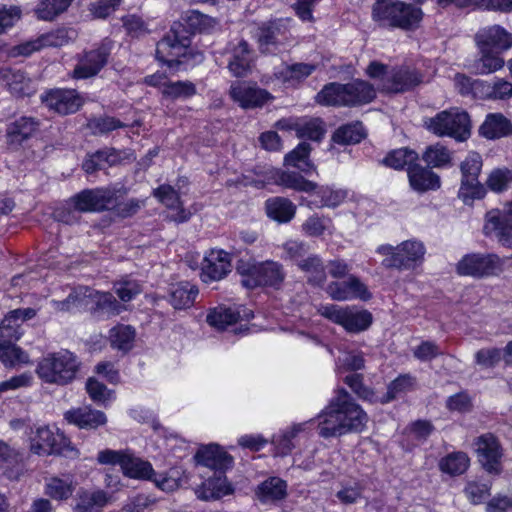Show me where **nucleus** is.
<instances>
[{
	"mask_svg": "<svg viewBox=\"0 0 512 512\" xmlns=\"http://www.w3.org/2000/svg\"><path fill=\"white\" fill-rule=\"evenodd\" d=\"M318 432L323 438L362 432L368 415L344 389L337 390L326 408L318 415Z\"/></svg>",
	"mask_w": 512,
	"mask_h": 512,
	"instance_id": "f257e3e1",
	"label": "nucleus"
},
{
	"mask_svg": "<svg viewBox=\"0 0 512 512\" xmlns=\"http://www.w3.org/2000/svg\"><path fill=\"white\" fill-rule=\"evenodd\" d=\"M376 96L374 87L363 80L341 84H326L316 95V102L323 106H359L371 102Z\"/></svg>",
	"mask_w": 512,
	"mask_h": 512,
	"instance_id": "f03ea898",
	"label": "nucleus"
},
{
	"mask_svg": "<svg viewBox=\"0 0 512 512\" xmlns=\"http://www.w3.org/2000/svg\"><path fill=\"white\" fill-rule=\"evenodd\" d=\"M78 357L67 349L44 355L37 363L36 374L46 384L65 386L72 383L80 370Z\"/></svg>",
	"mask_w": 512,
	"mask_h": 512,
	"instance_id": "7ed1b4c3",
	"label": "nucleus"
},
{
	"mask_svg": "<svg viewBox=\"0 0 512 512\" xmlns=\"http://www.w3.org/2000/svg\"><path fill=\"white\" fill-rule=\"evenodd\" d=\"M236 271L242 277V285L248 289L270 287L278 290L286 278L284 266L274 260L239 259Z\"/></svg>",
	"mask_w": 512,
	"mask_h": 512,
	"instance_id": "20e7f679",
	"label": "nucleus"
},
{
	"mask_svg": "<svg viewBox=\"0 0 512 512\" xmlns=\"http://www.w3.org/2000/svg\"><path fill=\"white\" fill-rule=\"evenodd\" d=\"M424 127L438 137H450L458 142L467 140L471 135L469 114L458 107L438 112L424 120Z\"/></svg>",
	"mask_w": 512,
	"mask_h": 512,
	"instance_id": "39448f33",
	"label": "nucleus"
},
{
	"mask_svg": "<svg viewBox=\"0 0 512 512\" xmlns=\"http://www.w3.org/2000/svg\"><path fill=\"white\" fill-rule=\"evenodd\" d=\"M372 17L383 26L409 29L422 17L420 8L392 0H377L372 8Z\"/></svg>",
	"mask_w": 512,
	"mask_h": 512,
	"instance_id": "423d86ee",
	"label": "nucleus"
},
{
	"mask_svg": "<svg viewBox=\"0 0 512 512\" xmlns=\"http://www.w3.org/2000/svg\"><path fill=\"white\" fill-rule=\"evenodd\" d=\"M376 252L382 256V266L388 269L398 270L411 269L424 259L425 246L418 240H406L392 246L390 244L380 245Z\"/></svg>",
	"mask_w": 512,
	"mask_h": 512,
	"instance_id": "0eeeda50",
	"label": "nucleus"
},
{
	"mask_svg": "<svg viewBox=\"0 0 512 512\" xmlns=\"http://www.w3.org/2000/svg\"><path fill=\"white\" fill-rule=\"evenodd\" d=\"M116 204L114 193L108 189H87L84 190L69 202V209L74 208L78 212H96L108 209L110 206ZM56 217L59 221L71 224L76 221V217L72 211L64 212L57 211Z\"/></svg>",
	"mask_w": 512,
	"mask_h": 512,
	"instance_id": "6e6552de",
	"label": "nucleus"
},
{
	"mask_svg": "<svg viewBox=\"0 0 512 512\" xmlns=\"http://www.w3.org/2000/svg\"><path fill=\"white\" fill-rule=\"evenodd\" d=\"M318 312L321 316L342 326L349 333H360L367 330L373 319L369 311L355 306L322 305Z\"/></svg>",
	"mask_w": 512,
	"mask_h": 512,
	"instance_id": "1a4fd4ad",
	"label": "nucleus"
},
{
	"mask_svg": "<svg viewBox=\"0 0 512 512\" xmlns=\"http://www.w3.org/2000/svg\"><path fill=\"white\" fill-rule=\"evenodd\" d=\"M191 38L181 24H174L170 31L157 43L156 57L169 67L179 65L190 49Z\"/></svg>",
	"mask_w": 512,
	"mask_h": 512,
	"instance_id": "9d476101",
	"label": "nucleus"
},
{
	"mask_svg": "<svg viewBox=\"0 0 512 512\" xmlns=\"http://www.w3.org/2000/svg\"><path fill=\"white\" fill-rule=\"evenodd\" d=\"M31 451L38 455L58 454L69 456L76 453L70 441L58 429L37 426L30 437Z\"/></svg>",
	"mask_w": 512,
	"mask_h": 512,
	"instance_id": "9b49d317",
	"label": "nucleus"
},
{
	"mask_svg": "<svg viewBox=\"0 0 512 512\" xmlns=\"http://www.w3.org/2000/svg\"><path fill=\"white\" fill-rule=\"evenodd\" d=\"M502 261L493 253H472L465 255L457 264L456 271L461 276L484 278L501 271Z\"/></svg>",
	"mask_w": 512,
	"mask_h": 512,
	"instance_id": "f8f14e48",
	"label": "nucleus"
},
{
	"mask_svg": "<svg viewBox=\"0 0 512 512\" xmlns=\"http://www.w3.org/2000/svg\"><path fill=\"white\" fill-rule=\"evenodd\" d=\"M483 232L494 236L503 246L512 248V200L502 210L492 209L486 213Z\"/></svg>",
	"mask_w": 512,
	"mask_h": 512,
	"instance_id": "ddd939ff",
	"label": "nucleus"
},
{
	"mask_svg": "<svg viewBox=\"0 0 512 512\" xmlns=\"http://www.w3.org/2000/svg\"><path fill=\"white\" fill-rule=\"evenodd\" d=\"M482 168V158L480 154L471 152L461 163L462 172L461 187L459 196L464 201L468 199H479L484 195V188L480 184L478 177Z\"/></svg>",
	"mask_w": 512,
	"mask_h": 512,
	"instance_id": "4468645a",
	"label": "nucleus"
},
{
	"mask_svg": "<svg viewBox=\"0 0 512 512\" xmlns=\"http://www.w3.org/2000/svg\"><path fill=\"white\" fill-rule=\"evenodd\" d=\"M288 24V20L277 19L259 27L257 38L263 52L274 54L285 48L291 37Z\"/></svg>",
	"mask_w": 512,
	"mask_h": 512,
	"instance_id": "2eb2a0df",
	"label": "nucleus"
},
{
	"mask_svg": "<svg viewBox=\"0 0 512 512\" xmlns=\"http://www.w3.org/2000/svg\"><path fill=\"white\" fill-rule=\"evenodd\" d=\"M423 74L408 65L393 67L386 74L382 90L388 93H404L413 90L423 82Z\"/></svg>",
	"mask_w": 512,
	"mask_h": 512,
	"instance_id": "dca6fc26",
	"label": "nucleus"
},
{
	"mask_svg": "<svg viewBox=\"0 0 512 512\" xmlns=\"http://www.w3.org/2000/svg\"><path fill=\"white\" fill-rule=\"evenodd\" d=\"M229 95L243 109H254L265 105L273 96L265 89L245 81L234 82Z\"/></svg>",
	"mask_w": 512,
	"mask_h": 512,
	"instance_id": "f3484780",
	"label": "nucleus"
},
{
	"mask_svg": "<svg viewBox=\"0 0 512 512\" xmlns=\"http://www.w3.org/2000/svg\"><path fill=\"white\" fill-rule=\"evenodd\" d=\"M231 257L224 250H210L203 259L201 266V280L211 283L224 279L231 272Z\"/></svg>",
	"mask_w": 512,
	"mask_h": 512,
	"instance_id": "a211bd4d",
	"label": "nucleus"
},
{
	"mask_svg": "<svg viewBox=\"0 0 512 512\" xmlns=\"http://www.w3.org/2000/svg\"><path fill=\"white\" fill-rule=\"evenodd\" d=\"M328 295L336 301L360 299L368 301L372 294L368 287L356 276L349 275L344 281L331 282L326 289Z\"/></svg>",
	"mask_w": 512,
	"mask_h": 512,
	"instance_id": "6ab92c4d",
	"label": "nucleus"
},
{
	"mask_svg": "<svg viewBox=\"0 0 512 512\" xmlns=\"http://www.w3.org/2000/svg\"><path fill=\"white\" fill-rule=\"evenodd\" d=\"M477 457L483 468L489 473L500 472L502 449L498 439L491 433L479 436L475 443Z\"/></svg>",
	"mask_w": 512,
	"mask_h": 512,
	"instance_id": "aec40b11",
	"label": "nucleus"
},
{
	"mask_svg": "<svg viewBox=\"0 0 512 512\" xmlns=\"http://www.w3.org/2000/svg\"><path fill=\"white\" fill-rule=\"evenodd\" d=\"M153 195L170 211L167 216L170 221L179 224L185 223L191 218V211L183 207L179 193L171 185H160L153 190Z\"/></svg>",
	"mask_w": 512,
	"mask_h": 512,
	"instance_id": "412c9836",
	"label": "nucleus"
},
{
	"mask_svg": "<svg viewBox=\"0 0 512 512\" xmlns=\"http://www.w3.org/2000/svg\"><path fill=\"white\" fill-rule=\"evenodd\" d=\"M42 102L58 114L75 113L82 105V99L75 90L54 89L41 96Z\"/></svg>",
	"mask_w": 512,
	"mask_h": 512,
	"instance_id": "4be33fe9",
	"label": "nucleus"
},
{
	"mask_svg": "<svg viewBox=\"0 0 512 512\" xmlns=\"http://www.w3.org/2000/svg\"><path fill=\"white\" fill-rule=\"evenodd\" d=\"M75 36L76 33L72 29H58L41 35L35 40L18 45L15 48L16 54L28 56L45 47H61L72 41Z\"/></svg>",
	"mask_w": 512,
	"mask_h": 512,
	"instance_id": "5701e85b",
	"label": "nucleus"
},
{
	"mask_svg": "<svg viewBox=\"0 0 512 512\" xmlns=\"http://www.w3.org/2000/svg\"><path fill=\"white\" fill-rule=\"evenodd\" d=\"M110 54V47L103 43L94 50L85 52L74 69V78L86 79L95 76L104 67Z\"/></svg>",
	"mask_w": 512,
	"mask_h": 512,
	"instance_id": "b1692460",
	"label": "nucleus"
},
{
	"mask_svg": "<svg viewBox=\"0 0 512 512\" xmlns=\"http://www.w3.org/2000/svg\"><path fill=\"white\" fill-rule=\"evenodd\" d=\"M64 419L69 424L86 430L97 429L107 422L104 412L96 410L89 405L69 409L64 413Z\"/></svg>",
	"mask_w": 512,
	"mask_h": 512,
	"instance_id": "393cba45",
	"label": "nucleus"
},
{
	"mask_svg": "<svg viewBox=\"0 0 512 512\" xmlns=\"http://www.w3.org/2000/svg\"><path fill=\"white\" fill-rule=\"evenodd\" d=\"M194 458L197 464L215 470L219 473H223L225 470L231 468L233 464L232 456L216 444H210L199 448Z\"/></svg>",
	"mask_w": 512,
	"mask_h": 512,
	"instance_id": "a878e982",
	"label": "nucleus"
},
{
	"mask_svg": "<svg viewBox=\"0 0 512 512\" xmlns=\"http://www.w3.org/2000/svg\"><path fill=\"white\" fill-rule=\"evenodd\" d=\"M480 51L501 52L512 46V35L500 26H492L479 31L475 36Z\"/></svg>",
	"mask_w": 512,
	"mask_h": 512,
	"instance_id": "bb28decb",
	"label": "nucleus"
},
{
	"mask_svg": "<svg viewBox=\"0 0 512 512\" xmlns=\"http://www.w3.org/2000/svg\"><path fill=\"white\" fill-rule=\"evenodd\" d=\"M90 310L96 317H110L120 314L126 309L124 304L118 302L112 293L91 291L86 288Z\"/></svg>",
	"mask_w": 512,
	"mask_h": 512,
	"instance_id": "cd10ccee",
	"label": "nucleus"
},
{
	"mask_svg": "<svg viewBox=\"0 0 512 512\" xmlns=\"http://www.w3.org/2000/svg\"><path fill=\"white\" fill-rule=\"evenodd\" d=\"M232 493L233 487L223 473L209 477L195 488L197 498L203 501L217 500Z\"/></svg>",
	"mask_w": 512,
	"mask_h": 512,
	"instance_id": "c85d7f7f",
	"label": "nucleus"
},
{
	"mask_svg": "<svg viewBox=\"0 0 512 512\" xmlns=\"http://www.w3.org/2000/svg\"><path fill=\"white\" fill-rule=\"evenodd\" d=\"M408 178L413 190L420 193L437 190L441 186L438 174L429 167H423L417 163L408 168Z\"/></svg>",
	"mask_w": 512,
	"mask_h": 512,
	"instance_id": "c756f323",
	"label": "nucleus"
},
{
	"mask_svg": "<svg viewBox=\"0 0 512 512\" xmlns=\"http://www.w3.org/2000/svg\"><path fill=\"white\" fill-rule=\"evenodd\" d=\"M198 294L199 290L196 285L189 281H181L170 286L169 302L174 309H188L193 306Z\"/></svg>",
	"mask_w": 512,
	"mask_h": 512,
	"instance_id": "7c9ffc66",
	"label": "nucleus"
},
{
	"mask_svg": "<svg viewBox=\"0 0 512 512\" xmlns=\"http://www.w3.org/2000/svg\"><path fill=\"white\" fill-rule=\"evenodd\" d=\"M479 133L490 140L510 136L512 135V123L501 113L488 114L479 128Z\"/></svg>",
	"mask_w": 512,
	"mask_h": 512,
	"instance_id": "2f4dec72",
	"label": "nucleus"
},
{
	"mask_svg": "<svg viewBox=\"0 0 512 512\" xmlns=\"http://www.w3.org/2000/svg\"><path fill=\"white\" fill-rule=\"evenodd\" d=\"M111 500L112 495L103 490L82 491L78 493L73 512H101Z\"/></svg>",
	"mask_w": 512,
	"mask_h": 512,
	"instance_id": "473e14b6",
	"label": "nucleus"
},
{
	"mask_svg": "<svg viewBox=\"0 0 512 512\" xmlns=\"http://www.w3.org/2000/svg\"><path fill=\"white\" fill-rule=\"evenodd\" d=\"M256 496L262 503L281 501L287 496V482L279 477H269L258 485Z\"/></svg>",
	"mask_w": 512,
	"mask_h": 512,
	"instance_id": "72a5a7b5",
	"label": "nucleus"
},
{
	"mask_svg": "<svg viewBox=\"0 0 512 512\" xmlns=\"http://www.w3.org/2000/svg\"><path fill=\"white\" fill-rule=\"evenodd\" d=\"M265 209L267 216L278 223L290 222L296 213V206L284 197H273L266 200Z\"/></svg>",
	"mask_w": 512,
	"mask_h": 512,
	"instance_id": "f704fd0d",
	"label": "nucleus"
},
{
	"mask_svg": "<svg viewBox=\"0 0 512 512\" xmlns=\"http://www.w3.org/2000/svg\"><path fill=\"white\" fill-rule=\"evenodd\" d=\"M251 63L252 55L249 45L246 41L241 40L232 50L228 68L235 77H243L251 69Z\"/></svg>",
	"mask_w": 512,
	"mask_h": 512,
	"instance_id": "c9c22d12",
	"label": "nucleus"
},
{
	"mask_svg": "<svg viewBox=\"0 0 512 512\" xmlns=\"http://www.w3.org/2000/svg\"><path fill=\"white\" fill-rule=\"evenodd\" d=\"M307 277V281L313 285L321 286L326 281L325 266L321 257L317 254L308 255L300 260L297 266Z\"/></svg>",
	"mask_w": 512,
	"mask_h": 512,
	"instance_id": "e433bc0d",
	"label": "nucleus"
},
{
	"mask_svg": "<svg viewBox=\"0 0 512 512\" xmlns=\"http://www.w3.org/2000/svg\"><path fill=\"white\" fill-rule=\"evenodd\" d=\"M2 78L16 96H29L34 91L31 80L21 70L5 69L2 71Z\"/></svg>",
	"mask_w": 512,
	"mask_h": 512,
	"instance_id": "4c0bfd02",
	"label": "nucleus"
},
{
	"mask_svg": "<svg viewBox=\"0 0 512 512\" xmlns=\"http://www.w3.org/2000/svg\"><path fill=\"white\" fill-rule=\"evenodd\" d=\"M310 152V144L307 142H301L295 149L286 154L284 163L285 165L295 167L308 174L315 170V166L309 158Z\"/></svg>",
	"mask_w": 512,
	"mask_h": 512,
	"instance_id": "58836bf2",
	"label": "nucleus"
},
{
	"mask_svg": "<svg viewBox=\"0 0 512 512\" xmlns=\"http://www.w3.org/2000/svg\"><path fill=\"white\" fill-rule=\"evenodd\" d=\"M275 182L278 185L301 192H312L316 190L317 184L309 181L297 172L276 170L274 172Z\"/></svg>",
	"mask_w": 512,
	"mask_h": 512,
	"instance_id": "ea45409f",
	"label": "nucleus"
},
{
	"mask_svg": "<svg viewBox=\"0 0 512 512\" xmlns=\"http://www.w3.org/2000/svg\"><path fill=\"white\" fill-rule=\"evenodd\" d=\"M416 386V378L411 374H401L391 381L387 387V392L379 398V402L387 404L397 399L401 395L412 391Z\"/></svg>",
	"mask_w": 512,
	"mask_h": 512,
	"instance_id": "a19ab883",
	"label": "nucleus"
},
{
	"mask_svg": "<svg viewBox=\"0 0 512 512\" xmlns=\"http://www.w3.org/2000/svg\"><path fill=\"white\" fill-rule=\"evenodd\" d=\"M289 128L296 132L298 138H307L313 141L321 140L325 134L324 122L319 118L299 120Z\"/></svg>",
	"mask_w": 512,
	"mask_h": 512,
	"instance_id": "79ce46f5",
	"label": "nucleus"
},
{
	"mask_svg": "<svg viewBox=\"0 0 512 512\" xmlns=\"http://www.w3.org/2000/svg\"><path fill=\"white\" fill-rule=\"evenodd\" d=\"M481 56L472 64V70L478 75H487L504 66V59L499 56V52L488 50L480 51Z\"/></svg>",
	"mask_w": 512,
	"mask_h": 512,
	"instance_id": "37998d69",
	"label": "nucleus"
},
{
	"mask_svg": "<svg viewBox=\"0 0 512 512\" xmlns=\"http://www.w3.org/2000/svg\"><path fill=\"white\" fill-rule=\"evenodd\" d=\"M422 159L429 168H443L451 164L452 153L444 145L436 143L425 149Z\"/></svg>",
	"mask_w": 512,
	"mask_h": 512,
	"instance_id": "c03bdc74",
	"label": "nucleus"
},
{
	"mask_svg": "<svg viewBox=\"0 0 512 512\" xmlns=\"http://www.w3.org/2000/svg\"><path fill=\"white\" fill-rule=\"evenodd\" d=\"M0 361L7 368L28 364L30 357L27 352L15 343H0Z\"/></svg>",
	"mask_w": 512,
	"mask_h": 512,
	"instance_id": "a18cd8bd",
	"label": "nucleus"
},
{
	"mask_svg": "<svg viewBox=\"0 0 512 512\" xmlns=\"http://www.w3.org/2000/svg\"><path fill=\"white\" fill-rule=\"evenodd\" d=\"M365 137V131L360 122L346 124L339 127L333 134V141L337 144L350 145L359 143Z\"/></svg>",
	"mask_w": 512,
	"mask_h": 512,
	"instance_id": "49530a36",
	"label": "nucleus"
},
{
	"mask_svg": "<svg viewBox=\"0 0 512 512\" xmlns=\"http://www.w3.org/2000/svg\"><path fill=\"white\" fill-rule=\"evenodd\" d=\"M440 470L451 476L463 474L469 467V458L464 452H453L439 462Z\"/></svg>",
	"mask_w": 512,
	"mask_h": 512,
	"instance_id": "de8ad7c7",
	"label": "nucleus"
},
{
	"mask_svg": "<svg viewBox=\"0 0 512 512\" xmlns=\"http://www.w3.org/2000/svg\"><path fill=\"white\" fill-rule=\"evenodd\" d=\"M418 160V154L410 149L401 148L390 152L383 160L382 163L390 168L399 170L407 169L414 165Z\"/></svg>",
	"mask_w": 512,
	"mask_h": 512,
	"instance_id": "09e8293b",
	"label": "nucleus"
},
{
	"mask_svg": "<svg viewBox=\"0 0 512 512\" xmlns=\"http://www.w3.org/2000/svg\"><path fill=\"white\" fill-rule=\"evenodd\" d=\"M238 318L239 314L233 309L219 306L210 310L206 317V321L210 326L218 330H223L227 326L236 323Z\"/></svg>",
	"mask_w": 512,
	"mask_h": 512,
	"instance_id": "8fccbe9b",
	"label": "nucleus"
},
{
	"mask_svg": "<svg viewBox=\"0 0 512 512\" xmlns=\"http://www.w3.org/2000/svg\"><path fill=\"white\" fill-rule=\"evenodd\" d=\"M38 122L32 117H21L8 126L7 133L13 141L29 138L37 129Z\"/></svg>",
	"mask_w": 512,
	"mask_h": 512,
	"instance_id": "3c124183",
	"label": "nucleus"
},
{
	"mask_svg": "<svg viewBox=\"0 0 512 512\" xmlns=\"http://www.w3.org/2000/svg\"><path fill=\"white\" fill-rule=\"evenodd\" d=\"M72 493V477L70 475H65L63 478L52 477L46 483V494L53 499H67Z\"/></svg>",
	"mask_w": 512,
	"mask_h": 512,
	"instance_id": "603ef678",
	"label": "nucleus"
},
{
	"mask_svg": "<svg viewBox=\"0 0 512 512\" xmlns=\"http://www.w3.org/2000/svg\"><path fill=\"white\" fill-rule=\"evenodd\" d=\"M71 2L72 0H40L35 13L39 19L50 21L67 10Z\"/></svg>",
	"mask_w": 512,
	"mask_h": 512,
	"instance_id": "864d4df0",
	"label": "nucleus"
},
{
	"mask_svg": "<svg viewBox=\"0 0 512 512\" xmlns=\"http://www.w3.org/2000/svg\"><path fill=\"white\" fill-rule=\"evenodd\" d=\"M365 485L359 480H349L341 483V489L336 493L337 499L345 505L358 502L363 495Z\"/></svg>",
	"mask_w": 512,
	"mask_h": 512,
	"instance_id": "5fc2aeb1",
	"label": "nucleus"
},
{
	"mask_svg": "<svg viewBox=\"0 0 512 512\" xmlns=\"http://www.w3.org/2000/svg\"><path fill=\"white\" fill-rule=\"evenodd\" d=\"M22 335V324L9 312L0 323V343H14Z\"/></svg>",
	"mask_w": 512,
	"mask_h": 512,
	"instance_id": "6e6d98bb",
	"label": "nucleus"
},
{
	"mask_svg": "<svg viewBox=\"0 0 512 512\" xmlns=\"http://www.w3.org/2000/svg\"><path fill=\"white\" fill-rule=\"evenodd\" d=\"M97 461L102 465L119 466L124 476H128V454L125 451L105 449L98 452Z\"/></svg>",
	"mask_w": 512,
	"mask_h": 512,
	"instance_id": "4d7b16f0",
	"label": "nucleus"
},
{
	"mask_svg": "<svg viewBox=\"0 0 512 512\" xmlns=\"http://www.w3.org/2000/svg\"><path fill=\"white\" fill-rule=\"evenodd\" d=\"M162 94L171 99H187L196 94V87L190 81H169L164 84Z\"/></svg>",
	"mask_w": 512,
	"mask_h": 512,
	"instance_id": "13d9d810",
	"label": "nucleus"
},
{
	"mask_svg": "<svg viewBox=\"0 0 512 512\" xmlns=\"http://www.w3.org/2000/svg\"><path fill=\"white\" fill-rule=\"evenodd\" d=\"M181 475L179 468H171L165 473L153 476L152 482L164 492H173L181 485Z\"/></svg>",
	"mask_w": 512,
	"mask_h": 512,
	"instance_id": "bf43d9fd",
	"label": "nucleus"
},
{
	"mask_svg": "<svg viewBox=\"0 0 512 512\" xmlns=\"http://www.w3.org/2000/svg\"><path fill=\"white\" fill-rule=\"evenodd\" d=\"M316 69V65L309 63H295L286 66L281 72L280 77L284 82L302 81L310 76Z\"/></svg>",
	"mask_w": 512,
	"mask_h": 512,
	"instance_id": "052dcab7",
	"label": "nucleus"
},
{
	"mask_svg": "<svg viewBox=\"0 0 512 512\" xmlns=\"http://www.w3.org/2000/svg\"><path fill=\"white\" fill-rule=\"evenodd\" d=\"M344 382L360 399L371 403L379 401L374 391L363 384V376L361 374L347 375L344 378Z\"/></svg>",
	"mask_w": 512,
	"mask_h": 512,
	"instance_id": "680f3d73",
	"label": "nucleus"
},
{
	"mask_svg": "<svg viewBox=\"0 0 512 512\" xmlns=\"http://www.w3.org/2000/svg\"><path fill=\"white\" fill-rule=\"evenodd\" d=\"M331 220L316 214L308 217L302 224V232L309 237H320L329 229Z\"/></svg>",
	"mask_w": 512,
	"mask_h": 512,
	"instance_id": "e2e57ef3",
	"label": "nucleus"
},
{
	"mask_svg": "<svg viewBox=\"0 0 512 512\" xmlns=\"http://www.w3.org/2000/svg\"><path fill=\"white\" fill-rule=\"evenodd\" d=\"M490 489L491 485L488 482L469 481L464 493L472 504H480L490 495Z\"/></svg>",
	"mask_w": 512,
	"mask_h": 512,
	"instance_id": "0e129e2a",
	"label": "nucleus"
},
{
	"mask_svg": "<svg viewBox=\"0 0 512 512\" xmlns=\"http://www.w3.org/2000/svg\"><path fill=\"white\" fill-rule=\"evenodd\" d=\"M486 184L492 191L502 192L512 184V171L495 169L489 175Z\"/></svg>",
	"mask_w": 512,
	"mask_h": 512,
	"instance_id": "69168bd1",
	"label": "nucleus"
},
{
	"mask_svg": "<svg viewBox=\"0 0 512 512\" xmlns=\"http://www.w3.org/2000/svg\"><path fill=\"white\" fill-rule=\"evenodd\" d=\"M130 478L152 481L156 475L150 462L130 455Z\"/></svg>",
	"mask_w": 512,
	"mask_h": 512,
	"instance_id": "338daca9",
	"label": "nucleus"
},
{
	"mask_svg": "<svg viewBox=\"0 0 512 512\" xmlns=\"http://www.w3.org/2000/svg\"><path fill=\"white\" fill-rule=\"evenodd\" d=\"M86 391L91 400L97 404L105 405L110 400L111 393L106 386L94 378L86 382Z\"/></svg>",
	"mask_w": 512,
	"mask_h": 512,
	"instance_id": "774afa93",
	"label": "nucleus"
}]
</instances>
